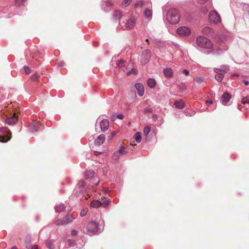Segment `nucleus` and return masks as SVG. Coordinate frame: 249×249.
I'll return each mask as SVG.
<instances>
[{"label":"nucleus","mask_w":249,"mask_h":249,"mask_svg":"<svg viewBox=\"0 0 249 249\" xmlns=\"http://www.w3.org/2000/svg\"><path fill=\"white\" fill-rule=\"evenodd\" d=\"M196 43L198 47L204 49H210L213 47L211 40L203 36H199L196 37Z\"/></svg>","instance_id":"obj_2"},{"label":"nucleus","mask_w":249,"mask_h":249,"mask_svg":"<svg viewBox=\"0 0 249 249\" xmlns=\"http://www.w3.org/2000/svg\"><path fill=\"white\" fill-rule=\"evenodd\" d=\"M143 16L144 18H147L148 20H151L152 18V10L149 8L145 9L143 13Z\"/></svg>","instance_id":"obj_18"},{"label":"nucleus","mask_w":249,"mask_h":249,"mask_svg":"<svg viewBox=\"0 0 249 249\" xmlns=\"http://www.w3.org/2000/svg\"><path fill=\"white\" fill-rule=\"evenodd\" d=\"M75 218L73 217L72 215L69 214H67L62 220L57 219L54 221V224L58 226L67 225L71 223L73 220Z\"/></svg>","instance_id":"obj_5"},{"label":"nucleus","mask_w":249,"mask_h":249,"mask_svg":"<svg viewBox=\"0 0 249 249\" xmlns=\"http://www.w3.org/2000/svg\"><path fill=\"white\" fill-rule=\"evenodd\" d=\"M24 69L25 70V72L26 74H30L31 72V69L27 66H24Z\"/></svg>","instance_id":"obj_44"},{"label":"nucleus","mask_w":249,"mask_h":249,"mask_svg":"<svg viewBox=\"0 0 249 249\" xmlns=\"http://www.w3.org/2000/svg\"><path fill=\"white\" fill-rule=\"evenodd\" d=\"M101 205V201L98 200H93L90 203L91 207L93 208H99Z\"/></svg>","instance_id":"obj_24"},{"label":"nucleus","mask_w":249,"mask_h":249,"mask_svg":"<svg viewBox=\"0 0 249 249\" xmlns=\"http://www.w3.org/2000/svg\"><path fill=\"white\" fill-rule=\"evenodd\" d=\"M18 118L14 115L7 118L5 120V122L8 125H13L16 124Z\"/></svg>","instance_id":"obj_17"},{"label":"nucleus","mask_w":249,"mask_h":249,"mask_svg":"<svg viewBox=\"0 0 249 249\" xmlns=\"http://www.w3.org/2000/svg\"><path fill=\"white\" fill-rule=\"evenodd\" d=\"M110 200L108 198H105L104 200L101 201V206L103 207H106L108 206L110 203Z\"/></svg>","instance_id":"obj_28"},{"label":"nucleus","mask_w":249,"mask_h":249,"mask_svg":"<svg viewBox=\"0 0 249 249\" xmlns=\"http://www.w3.org/2000/svg\"><path fill=\"white\" fill-rule=\"evenodd\" d=\"M135 140L138 143H140L142 141L141 133L140 132H137L135 134Z\"/></svg>","instance_id":"obj_32"},{"label":"nucleus","mask_w":249,"mask_h":249,"mask_svg":"<svg viewBox=\"0 0 249 249\" xmlns=\"http://www.w3.org/2000/svg\"><path fill=\"white\" fill-rule=\"evenodd\" d=\"M155 117H157L156 115H153V118H154Z\"/></svg>","instance_id":"obj_60"},{"label":"nucleus","mask_w":249,"mask_h":249,"mask_svg":"<svg viewBox=\"0 0 249 249\" xmlns=\"http://www.w3.org/2000/svg\"><path fill=\"white\" fill-rule=\"evenodd\" d=\"M127 151L125 150V148L124 147H122L120 148V149L116 151L117 154H119V155H125L127 153Z\"/></svg>","instance_id":"obj_31"},{"label":"nucleus","mask_w":249,"mask_h":249,"mask_svg":"<svg viewBox=\"0 0 249 249\" xmlns=\"http://www.w3.org/2000/svg\"><path fill=\"white\" fill-rule=\"evenodd\" d=\"M106 5L107 7H110L113 5V3L111 1H107L106 2Z\"/></svg>","instance_id":"obj_46"},{"label":"nucleus","mask_w":249,"mask_h":249,"mask_svg":"<svg viewBox=\"0 0 249 249\" xmlns=\"http://www.w3.org/2000/svg\"><path fill=\"white\" fill-rule=\"evenodd\" d=\"M201 11V12L204 14H205L208 12V9L205 7L202 8Z\"/></svg>","instance_id":"obj_45"},{"label":"nucleus","mask_w":249,"mask_h":249,"mask_svg":"<svg viewBox=\"0 0 249 249\" xmlns=\"http://www.w3.org/2000/svg\"><path fill=\"white\" fill-rule=\"evenodd\" d=\"M136 22V18L133 16L126 21L125 26L127 29H131L135 25Z\"/></svg>","instance_id":"obj_11"},{"label":"nucleus","mask_w":249,"mask_h":249,"mask_svg":"<svg viewBox=\"0 0 249 249\" xmlns=\"http://www.w3.org/2000/svg\"><path fill=\"white\" fill-rule=\"evenodd\" d=\"M219 68H214V69H213V71H215V72H217V71H219Z\"/></svg>","instance_id":"obj_55"},{"label":"nucleus","mask_w":249,"mask_h":249,"mask_svg":"<svg viewBox=\"0 0 249 249\" xmlns=\"http://www.w3.org/2000/svg\"><path fill=\"white\" fill-rule=\"evenodd\" d=\"M101 130L103 132L106 131L109 127V121L107 119H103L100 124Z\"/></svg>","instance_id":"obj_15"},{"label":"nucleus","mask_w":249,"mask_h":249,"mask_svg":"<svg viewBox=\"0 0 249 249\" xmlns=\"http://www.w3.org/2000/svg\"><path fill=\"white\" fill-rule=\"evenodd\" d=\"M144 4L143 1H139L136 2L135 4V7L136 8L142 7Z\"/></svg>","instance_id":"obj_35"},{"label":"nucleus","mask_w":249,"mask_h":249,"mask_svg":"<svg viewBox=\"0 0 249 249\" xmlns=\"http://www.w3.org/2000/svg\"><path fill=\"white\" fill-rule=\"evenodd\" d=\"M242 103L243 104H249V96H248L247 97H245L243 98V99L242 100Z\"/></svg>","instance_id":"obj_39"},{"label":"nucleus","mask_w":249,"mask_h":249,"mask_svg":"<svg viewBox=\"0 0 249 249\" xmlns=\"http://www.w3.org/2000/svg\"><path fill=\"white\" fill-rule=\"evenodd\" d=\"M151 58V52L149 50H144L142 54L141 62L142 65L147 64Z\"/></svg>","instance_id":"obj_8"},{"label":"nucleus","mask_w":249,"mask_h":249,"mask_svg":"<svg viewBox=\"0 0 249 249\" xmlns=\"http://www.w3.org/2000/svg\"><path fill=\"white\" fill-rule=\"evenodd\" d=\"M88 213V210L87 209H83L80 212V216L83 217L85 216Z\"/></svg>","instance_id":"obj_40"},{"label":"nucleus","mask_w":249,"mask_h":249,"mask_svg":"<svg viewBox=\"0 0 249 249\" xmlns=\"http://www.w3.org/2000/svg\"><path fill=\"white\" fill-rule=\"evenodd\" d=\"M65 63L63 62H60L58 63L57 65L58 67H62L64 66Z\"/></svg>","instance_id":"obj_48"},{"label":"nucleus","mask_w":249,"mask_h":249,"mask_svg":"<svg viewBox=\"0 0 249 249\" xmlns=\"http://www.w3.org/2000/svg\"><path fill=\"white\" fill-rule=\"evenodd\" d=\"M77 234V231L75 230H72L71 231V234L73 235V236H75V235H76Z\"/></svg>","instance_id":"obj_49"},{"label":"nucleus","mask_w":249,"mask_h":249,"mask_svg":"<svg viewBox=\"0 0 249 249\" xmlns=\"http://www.w3.org/2000/svg\"><path fill=\"white\" fill-rule=\"evenodd\" d=\"M39 77V75L37 73H36L31 76V79L33 80H36L38 79Z\"/></svg>","instance_id":"obj_42"},{"label":"nucleus","mask_w":249,"mask_h":249,"mask_svg":"<svg viewBox=\"0 0 249 249\" xmlns=\"http://www.w3.org/2000/svg\"><path fill=\"white\" fill-rule=\"evenodd\" d=\"M66 207L63 203L56 204L54 207L55 212L60 213L65 210Z\"/></svg>","instance_id":"obj_19"},{"label":"nucleus","mask_w":249,"mask_h":249,"mask_svg":"<svg viewBox=\"0 0 249 249\" xmlns=\"http://www.w3.org/2000/svg\"><path fill=\"white\" fill-rule=\"evenodd\" d=\"M31 249H38V247L37 245H35L32 247Z\"/></svg>","instance_id":"obj_54"},{"label":"nucleus","mask_w":249,"mask_h":249,"mask_svg":"<svg viewBox=\"0 0 249 249\" xmlns=\"http://www.w3.org/2000/svg\"><path fill=\"white\" fill-rule=\"evenodd\" d=\"M208 0H197L198 3L203 4L205 3Z\"/></svg>","instance_id":"obj_51"},{"label":"nucleus","mask_w":249,"mask_h":249,"mask_svg":"<svg viewBox=\"0 0 249 249\" xmlns=\"http://www.w3.org/2000/svg\"><path fill=\"white\" fill-rule=\"evenodd\" d=\"M180 19V15L176 9L171 8L167 12L166 19L170 24L174 25L178 23Z\"/></svg>","instance_id":"obj_1"},{"label":"nucleus","mask_w":249,"mask_h":249,"mask_svg":"<svg viewBox=\"0 0 249 249\" xmlns=\"http://www.w3.org/2000/svg\"><path fill=\"white\" fill-rule=\"evenodd\" d=\"M85 232L90 236L98 234L100 232L98 223L95 221L89 222L85 228Z\"/></svg>","instance_id":"obj_3"},{"label":"nucleus","mask_w":249,"mask_h":249,"mask_svg":"<svg viewBox=\"0 0 249 249\" xmlns=\"http://www.w3.org/2000/svg\"><path fill=\"white\" fill-rule=\"evenodd\" d=\"M146 41H147V42H148V39H146Z\"/></svg>","instance_id":"obj_61"},{"label":"nucleus","mask_w":249,"mask_h":249,"mask_svg":"<svg viewBox=\"0 0 249 249\" xmlns=\"http://www.w3.org/2000/svg\"><path fill=\"white\" fill-rule=\"evenodd\" d=\"M202 33L207 36H212L214 35L213 30L209 27H205L202 30Z\"/></svg>","instance_id":"obj_14"},{"label":"nucleus","mask_w":249,"mask_h":249,"mask_svg":"<svg viewBox=\"0 0 249 249\" xmlns=\"http://www.w3.org/2000/svg\"><path fill=\"white\" fill-rule=\"evenodd\" d=\"M135 87L137 89L138 95L142 97L144 93V88L143 85L140 83H137L135 84Z\"/></svg>","instance_id":"obj_12"},{"label":"nucleus","mask_w":249,"mask_h":249,"mask_svg":"<svg viewBox=\"0 0 249 249\" xmlns=\"http://www.w3.org/2000/svg\"><path fill=\"white\" fill-rule=\"evenodd\" d=\"M156 84L157 83L154 78H150L147 80V86L151 89L155 88Z\"/></svg>","instance_id":"obj_20"},{"label":"nucleus","mask_w":249,"mask_h":249,"mask_svg":"<svg viewBox=\"0 0 249 249\" xmlns=\"http://www.w3.org/2000/svg\"><path fill=\"white\" fill-rule=\"evenodd\" d=\"M219 71L224 73L230 70V67L228 65H221L219 68Z\"/></svg>","instance_id":"obj_29"},{"label":"nucleus","mask_w":249,"mask_h":249,"mask_svg":"<svg viewBox=\"0 0 249 249\" xmlns=\"http://www.w3.org/2000/svg\"><path fill=\"white\" fill-rule=\"evenodd\" d=\"M211 49V50L208 53H212L214 55H219L221 53L222 50L218 47H212Z\"/></svg>","instance_id":"obj_21"},{"label":"nucleus","mask_w":249,"mask_h":249,"mask_svg":"<svg viewBox=\"0 0 249 249\" xmlns=\"http://www.w3.org/2000/svg\"><path fill=\"white\" fill-rule=\"evenodd\" d=\"M173 44L176 46H178V45L176 43L173 42Z\"/></svg>","instance_id":"obj_56"},{"label":"nucleus","mask_w":249,"mask_h":249,"mask_svg":"<svg viewBox=\"0 0 249 249\" xmlns=\"http://www.w3.org/2000/svg\"><path fill=\"white\" fill-rule=\"evenodd\" d=\"M117 118L119 119L122 120L124 118V115L122 114H119L117 115Z\"/></svg>","instance_id":"obj_47"},{"label":"nucleus","mask_w":249,"mask_h":249,"mask_svg":"<svg viewBox=\"0 0 249 249\" xmlns=\"http://www.w3.org/2000/svg\"><path fill=\"white\" fill-rule=\"evenodd\" d=\"M224 72H221V73H218L215 75V78L218 82H220L224 76Z\"/></svg>","instance_id":"obj_27"},{"label":"nucleus","mask_w":249,"mask_h":249,"mask_svg":"<svg viewBox=\"0 0 249 249\" xmlns=\"http://www.w3.org/2000/svg\"><path fill=\"white\" fill-rule=\"evenodd\" d=\"M184 102L182 100H178L175 102L174 105L177 108H182L184 107Z\"/></svg>","instance_id":"obj_23"},{"label":"nucleus","mask_w":249,"mask_h":249,"mask_svg":"<svg viewBox=\"0 0 249 249\" xmlns=\"http://www.w3.org/2000/svg\"><path fill=\"white\" fill-rule=\"evenodd\" d=\"M120 155H119V154H117L116 153V151L115 152L113 155H112V158L113 159H114V160H117L119 158V157H120Z\"/></svg>","instance_id":"obj_43"},{"label":"nucleus","mask_w":249,"mask_h":249,"mask_svg":"<svg viewBox=\"0 0 249 249\" xmlns=\"http://www.w3.org/2000/svg\"><path fill=\"white\" fill-rule=\"evenodd\" d=\"M11 138V133L7 130V127H1L0 128V142H6Z\"/></svg>","instance_id":"obj_4"},{"label":"nucleus","mask_w":249,"mask_h":249,"mask_svg":"<svg viewBox=\"0 0 249 249\" xmlns=\"http://www.w3.org/2000/svg\"><path fill=\"white\" fill-rule=\"evenodd\" d=\"M124 62L125 61L124 60H120L117 63V65L119 68H122L124 67Z\"/></svg>","instance_id":"obj_37"},{"label":"nucleus","mask_w":249,"mask_h":249,"mask_svg":"<svg viewBox=\"0 0 249 249\" xmlns=\"http://www.w3.org/2000/svg\"><path fill=\"white\" fill-rule=\"evenodd\" d=\"M122 16V13L120 11H116L113 14V18L116 20H119Z\"/></svg>","instance_id":"obj_26"},{"label":"nucleus","mask_w":249,"mask_h":249,"mask_svg":"<svg viewBox=\"0 0 249 249\" xmlns=\"http://www.w3.org/2000/svg\"><path fill=\"white\" fill-rule=\"evenodd\" d=\"M95 172L92 170L87 171L85 173V176L87 178H91L94 177Z\"/></svg>","instance_id":"obj_25"},{"label":"nucleus","mask_w":249,"mask_h":249,"mask_svg":"<svg viewBox=\"0 0 249 249\" xmlns=\"http://www.w3.org/2000/svg\"><path fill=\"white\" fill-rule=\"evenodd\" d=\"M238 76V74H234L232 76Z\"/></svg>","instance_id":"obj_59"},{"label":"nucleus","mask_w":249,"mask_h":249,"mask_svg":"<svg viewBox=\"0 0 249 249\" xmlns=\"http://www.w3.org/2000/svg\"><path fill=\"white\" fill-rule=\"evenodd\" d=\"M177 33L181 36H188L191 33V29L186 26H181L177 30Z\"/></svg>","instance_id":"obj_9"},{"label":"nucleus","mask_w":249,"mask_h":249,"mask_svg":"<svg viewBox=\"0 0 249 249\" xmlns=\"http://www.w3.org/2000/svg\"><path fill=\"white\" fill-rule=\"evenodd\" d=\"M183 73L186 75H187L189 74V71H188V70H186V69H184L183 71Z\"/></svg>","instance_id":"obj_50"},{"label":"nucleus","mask_w":249,"mask_h":249,"mask_svg":"<svg viewBox=\"0 0 249 249\" xmlns=\"http://www.w3.org/2000/svg\"><path fill=\"white\" fill-rule=\"evenodd\" d=\"M231 98V95L228 92H224L221 97V102L224 106L228 105V103L229 102Z\"/></svg>","instance_id":"obj_13"},{"label":"nucleus","mask_w":249,"mask_h":249,"mask_svg":"<svg viewBox=\"0 0 249 249\" xmlns=\"http://www.w3.org/2000/svg\"><path fill=\"white\" fill-rule=\"evenodd\" d=\"M46 246L49 249H54L55 246L53 242L51 241H48L46 242Z\"/></svg>","instance_id":"obj_33"},{"label":"nucleus","mask_w":249,"mask_h":249,"mask_svg":"<svg viewBox=\"0 0 249 249\" xmlns=\"http://www.w3.org/2000/svg\"><path fill=\"white\" fill-rule=\"evenodd\" d=\"M243 82L244 83L245 86H248L249 84V82L246 80H243Z\"/></svg>","instance_id":"obj_53"},{"label":"nucleus","mask_w":249,"mask_h":249,"mask_svg":"<svg viewBox=\"0 0 249 249\" xmlns=\"http://www.w3.org/2000/svg\"><path fill=\"white\" fill-rule=\"evenodd\" d=\"M88 187L87 186L86 182L83 180H80L76 185V188L78 190L76 192V194L80 195L83 194L85 192L87 191V189Z\"/></svg>","instance_id":"obj_6"},{"label":"nucleus","mask_w":249,"mask_h":249,"mask_svg":"<svg viewBox=\"0 0 249 249\" xmlns=\"http://www.w3.org/2000/svg\"><path fill=\"white\" fill-rule=\"evenodd\" d=\"M106 137L105 135L101 134L95 140V144L97 146H100L102 144L105 142Z\"/></svg>","instance_id":"obj_16"},{"label":"nucleus","mask_w":249,"mask_h":249,"mask_svg":"<svg viewBox=\"0 0 249 249\" xmlns=\"http://www.w3.org/2000/svg\"><path fill=\"white\" fill-rule=\"evenodd\" d=\"M40 124L38 122L34 121L30 124L28 126V130L30 132H34L39 130Z\"/></svg>","instance_id":"obj_10"},{"label":"nucleus","mask_w":249,"mask_h":249,"mask_svg":"<svg viewBox=\"0 0 249 249\" xmlns=\"http://www.w3.org/2000/svg\"><path fill=\"white\" fill-rule=\"evenodd\" d=\"M209 21L213 23H218L221 22V19L219 15L215 11H213L209 13Z\"/></svg>","instance_id":"obj_7"},{"label":"nucleus","mask_w":249,"mask_h":249,"mask_svg":"<svg viewBox=\"0 0 249 249\" xmlns=\"http://www.w3.org/2000/svg\"><path fill=\"white\" fill-rule=\"evenodd\" d=\"M150 130H151V128L150 127H149V126L145 127L144 128L143 133L145 135H147L150 132Z\"/></svg>","instance_id":"obj_41"},{"label":"nucleus","mask_w":249,"mask_h":249,"mask_svg":"<svg viewBox=\"0 0 249 249\" xmlns=\"http://www.w3.org/2000/svg\"><path fill=\"white\" fill-rule=\"evenodd\" d=\"M132 2V0H124L122 2V7L124 8L129 5Z\"/></svg>","instance_id":"obj_30"},{"label":"nucleus","mask_w":249,"mask_h":249,"mask_svg":"<svg viewBox=\"0 0 249 249\" xmlns=\"http://www.w3.org/2000/svg\"><path fill=\"white\" fill-rule=\"evenodd\" d=\"M11 249H18L15 246L13 247Z\"/></svg>","instance_id":"obj_58"},{"label":"nucleus","mask_w":249,"mask_h":249,"mask_svg":"<svg viewBox=\"0 0 249 249\" xmlns=\"http://www.w3.org/2000/svg\"><path fill=\"white\" fill-rule=\"evenodd\" d=\"M194 114H195V113H192V114H190V115H189V114H186V115H190V116H192V115H194Z\"/></svg>","instance_id":"obj_57"},{"label":"nucleus","mask_w":249,"mask_h":249,"mask_svg":"<svg viewBox=\"0 0 249 249\" xmlns=\"http://www.w3.org/2000/svg\"><path fill=\"white\" fill-rule=\"evenodd\" d=\"M213 103V101L212 100H207L206 101V104H212Z\"/></svg>","instance_id":"obj_52"},{"label":"nucleus","mask_w":249,"mask_h":249,"mask_svg":"<svg viewBox=\"0 0 249 249\" xmlns=\"http://www.w3.org/2000/svg\"><path fill=\"white\" fill-rule=\"evenodd\" d=\"M164 75L167 78L171 77L173 76L172 70L170 68H166L163 70Z\"/></svg>","instance_id":"obj_22"},{"label":"nucleus","mask_w":249,"mask_h":249,"mask_svg":"<svg viewBox=\"0 0 249 249\" xmlns=\"http://www.w3.org/2000/svg\"><path fill=\"white\" fill-rule=\"evenodd\" d=\"M194 80L198 84H202L204 83V78L203 77H197L194 79Z\"/></svg>","instance_id":"obj_34"},{"label":"nucleus","mask_w":249,"mask_h":249,"mask_svg":"<svg viewBox=\"0 0 249 249\" xmlns=\"http://www.w3.org/2000/svg\"><path fill=\"white\" fill-rule=\"evenodd\" d=\"M27 0H15V4L17 6H19L22 3L26 1Z\"/></svg>","instance_id":"obj_36"},{"label":"nucleus","mask_w":249,"mask_h":249,"mask_svg":"<svg viewBox=\"0 0 249 249\" xmlns=\"http://www.w3.org/2000/svg\"><path fill=\"white\" fill-rule=\"evenodd\" d=\"M68 246L69 247H73L75 244V241L73 239H69L68 241Z\"/></svg>","instance_id":"obj_38"}]
</instances>
